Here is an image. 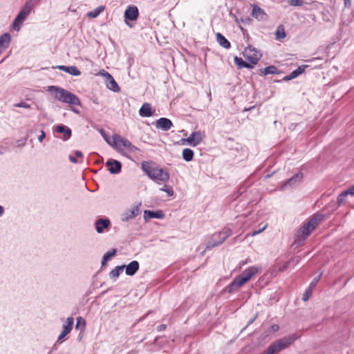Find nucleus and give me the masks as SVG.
I'll return each instance as SVG.
<instances>
[{
	"label": "nucleus",
	"mask_w": 354,
	"mask_h": 354,
	"mask_svg": "<svg viewBox=\"0 0 354 354\" xmlns=\"http://www.w3.org/2000/svg\"><path fill=\"white\" fill-rule=\"evenodd\" d=\"M141 169L151 180L158 184L166 183L169 179V174L166 169L159 167L151 161H143Z\"/></svg>",
	"instance_id": "1"
},
{
	"label": "nucleus",
	"mask_w": 354,
	"mask_h": 354,
	"mask_svg": "<svg viewBox=\"0 0 354 354\" xmlns=\"http://www.w3.org/2000/svg\"><path fill=\"white\" fill-rule=\"evenodd\" d=\"M324 216L321 214L313 215L308 222L301 226L295 234V241L301 245L304 241L309 236L317 225L324 219Z\"/></svg>",
	"instance_id": "2"
},
{
	"label": "nucleus",
	"mask_w": 354,
	"mask_h": 354,
	"mask_svg": "<svg viewBox=\"0 0 354 354\" xmlns=\"http://www.w3.org/2000/svg\"><path fill=\"white\" fill-rule=\"evenodd\" d=\"M47 91L53 95L54 97L64 103L71 105H81L80 98L73 93L57 86H48Z\"/></svg>",
	"instance_id": "3"
},
{
	"label": "nucleus",
	"mask_w": 354,
	"mask_h": 354,
	"mask_svg": "<svg viewBox=\"0 0 354 354\" xmlns=\"http://www.w3.org/2000/svg\"><path fill=\"white\" fill-rule=\"evenodd\" d=\"M297 336L295 334L285 336L273 342L261 354H276L290 346Z\"/></svg>",
	"instance_id": "4"
},
{
	"label": "nucleus",
	"mask_w": 354,
	"mask_h": 354,
	"mask_svg": "<svg viewBox=\"0 0 354 354\" xmlns=\"http://www.w3.org/2000/svg\"><path fill=\"white\" fill-rule=\"evenodd\" d=\"M232 234V232L230 228H224L220 232L214 234L212 239L207 243L206 249L211 250L221 245Z\"/></svg>",
	"instance_id": "5"
},
{
	"label": "nucleus",
	"mask_w": 354,
	"mask_h": 354,
	"mask_svg": "<svg viewBox=\"0 0 354 354\" xmlns=\"http://www.w3.org/2000/svg\"><path fill=\"white\" fill-rule=\"evenodd\" d=\"M139 17V10L136 6H129L124 11V17L126 24L132 28L133 26L129 23V21H135Z\"/></svg>",
	"instance_id": "6"
},
{
	"label": "nucleus",
	"mask_w": 354,
	"mask_h": 354,
	"mask_svg": "<svg viewBox=\"0 0 354 354\" xmlns=\"http://www.w3.org/2000/svg\"><path fill=\"white\" fill-rule=\"evenodd\" d=\"M243 54L246 59L252 64L253 66L256 65L261 57V54L251 46H249L245 49Z\"/></svg>",
	"instance_id": "7"
},
{
	"label": "nucleus",
	"mask_w": 354,
	"mask_h": 354,
	"mask_svg": "<svg viewBox=\"0 0 354 354\" xmlns=\"http://www.w3.org/2000/svg\"><path fill=\"white\" fill-rule=\"evenodd\" d=\"M258 272L259 268L257 267L252 266L245 269L241 274L237 276V277L245 284Z\"/></svg>",
	"instance_id": "8"
},
{
	"label": "nucleus",
	"mask_w": 354,
	"mask_h": 354,
	"mask_svg": "<svg viewBox=\"0 0 354 354\" xmlns=\"http://www.w3.org/2000/svg\"><path fill=\"white\" fill-rule=\"evenodd\" d=\"M102 75L106 77V86L109 90H111L114 92H119L120 90V86H118L116 81L114 80L113 76L105 71H102Z\"/></svg>",
	"instance_id": "9"
},
{
	"label": "nucleus",
	"mask_w": 354,
	"mask_h": 354,
	"mask_svg": "<svg viewBox=\"0 0 354 354\" xmlns=\"http://www.w3.org/2000/svg\"><path fill=\"white\" fill-rule=\"evenodd\" d=\"M74 324V319L72 317H68L66 323L63 325V330L61 334L59 335L56 344L61 342L62 339H64L72 330Z\"/></svg>",
	"instance_id": "10"
},
{
	"label": "nucleus",
	"mask_w": 354,
	"mask_h": 354,
	"mask_svg": "<svg viewBox=\"0 0 354 354\" xmlns=\"http://www.w3.org/2000/svg\"><path fill=\"white\" fill-rule=\"evenodd\" d=\"M113 145L118 149L122 147L129 149L130 145L132 144L129 140L120 136L118 134H114L113 136Z\"/></svg>",
	"instance_id": "11"
},
{
	"label": "nucleus",
	"mask_w": 354,
	"mask_h": 354,
	"mask_svg": "<svg viewBox=\"0 0 354 354\" xmlns=\"http://www.w3.org/2000/svg\"><path fill=\"white\" fill-rule=\"evenodd\" d=\"M140 212L139 205H136L131 209H129L121 214V220L123 222H128L129 221L134 218L138 215Z\"/></svg>",
	"instance_id": "12"
},
{
	"label": "nucleus",
	"mask_w": 354,
	"mask_h": 354,
	"mask_svg": "<svg viewBox=\"0 0 354 354\" xmlns=\"http://www.w3.org/2000/svg\"><path fill=\"white\" fill-rule=\"evenodd\" d=\"M105 165L109 167V171L111 174H118L121 172L122 163L117 160L109 159Z\"/></svg>",
	"instance_id": "13"
},
{
	"label": "nucleus",
	"mask_w": 354,
	"mask_h": 354,
	"mask_svg": "<svg viewBox=\"0 0 354 354\" xmlns=\"http://www.w3.org/2000/svg\"><path fill=\"white\" fill-rule=\"evenodd\" d=\"M303 178V173L298 172L292 176L291 178L288 179L282 185L281 188L285 189L288 187H292L295 186L297 184L300 183Z\"/></svg>",
	"instance_id": "14"
},
{
	"label": "nucleus",
	"mask_w": 354,
	"mask_h": 354,
	"mask_svg": "<svg viewBox=\"0 0 354 354\" xmlns=\"http://www.w3.org/2000/svg\"><path fill=\"white\" fill-rule=\"evenodd\" d=\"M156 127L162 131H168L173 126V123L171 120L167 118H160L156 121Z\"/></svg>",
	"instance_id": "15"
},
{
	"label": "nucleus",
	"mask_w": 354,
	"mask_h": 354,
	"mask_svg": "<svg viewBox=\"0 0 354 354\" xmlns=\"http://www.w3.org/2000/svg\"><path fill=\"white\" fill-rule=\"evenodd\" d=\"M243 285L244 283L236 277L225 288L224 291L231 294L238 291V290Z\"/></svg>",
	"instance_id": "16"
},
{
	"label": "nucleus",
	"mask_w": 354,
	"mask_h": 354,
	"mask_svg": "<svg viewBox=\"0 0 354 354\" xmlns=\"http://www.w3.org/2000/svg\"><path fill=\"white\" fill-rule=\"evenodd\" d=\"M144 219L147 221L151 218H159L162 219L165 218V214L162 210L152 211V210H145L144 211Z\"/></svg>",
	"instance_id": "17"
},
{
	"label": "nucleus",
	"mask_w": 354,
	"mask_h": 354,
	"mask_svg": "<svg viewBox=\"0 0 354 354\" xmlns=\"http://www.w3.org/2000/svg\"><path fill=\"white\" fill-rule=\"evenodd\" d=\"M55 130L57 133H63L62 140L64 141L69 140L72 136L71 129L64 124L57 125L55 127Z\"/></svg>",
	"instance_id": "18"
},
{
	"label": "nucleus",
	"mask_w": 354,
	"mask_h": 354,
	"mask_svg": "<svg viewBox=\"0 0 354 354\" xmlns=\"http://www.w3.org/2000/svg\"><path fill=\"white\" fill-rule=\"evenodd\" d=\"M124 266L125 273L128 276H133L139 270L140 264L138 261H132L128 265H122Z\"/></svg>",
	"instance_id": "19"
},
{
	"label": "nucleus",
	"mask_w": 354,
	"mask_h": 354,
	"mask_svg": "<svg viewBox=\"0 0 354 354\" xmlns=\"http://www.w3.org/2000/svg\"><path fill=\"white\" fill-rule=\"evenodd\" d=\"M54 68H58L59 70L68 73V74L72 75L73 76H79L81 75V71L75 66H66L64 65H59Z\"/></svg>",
	"instance_id": "20"
},
{
	"label": "nucleus",
	"mask_w": 354,
	"mask_h": 354,
	"mask_svg": "<svg viewBox=\"0 0 354 354\" xmlns=\"http://www.w3.org/2000/svg\"><path fill=\"white\" fill-rule=\"evenodd\" d=\"M202 135L200 131H194L187 138V142L193 147L197 146L202 141Z\"/></svg>",
	"instance_id": "21"
},
{
	"label": "nucleus",
	"mask_w": 354,
	"mask_h": 354,
	"mask_svg": "<svg viewBox=\"0 0 354 354\" xmlns=\"http://www.w3.org/2000/svg\"><path fill=\"white\" fill-rule=\"evenodd\" d=\"M111 225L109 218H99L95 221V229L97 233H102L104 229L108 228Z\"/></svg>",
	"instance_id": "22"
},
{
	"label": "nucleus",
	"mask_w": 354,
	"mask_h": 354,
	"mask_svg": "<svg viewBox=\"0 0 354 354\" xmlns=\"http://www.w3.org/2000/svg\"><path fill=\"white\" fill-rule=\"evenodd\" d=\"M154 111L149 103H144L139 110V115L143 118H149L153 115Z\"/></svg>",
	"instance_id": "23"
},
{
	"label": "nucleus",
	"mask_w": 354,
	"mask_h": 354,
	"mask_svg": "<svg viewBox=\"0 0 354 354\" xmlns=\"http://www.w3.org/2000/svg\"><path fill=\"white\" fill-rule=\"evenodd\" d=\"M27 16L19 11L17 17L13 21L12 28L15 30L19 31L21 28V24L26 19Z\"/></svg>",
	"instance_id": "24"
},
{
	"label": "nucleus",
	"mask_w": 354,
	"mask_h": 354,
	"mask_svg": "<svg viewBox=\"0 0 354 354\" xmlns=\"http://www.w3.org/2000/svg\"><path fill=\"white\" fill-rule=\"evenodd\" d=\"M252 17H254V18H256L259 20H264L267 17V15L264 12V10L263 9H261L257 5H254L253 6L252 11Z\"/></svg>",
	"instance_id": "25"
},
{
	"label": "nucleus",
	"mask_w": 354,
	"mask_h": 354,
	"mask_svg": "<svg viewBox=\"0 0 354 354\" xmlns=\"http://www.w3.org/2000/svg\"><path fill=\"white\" fill-rule=\"evenodd\" d=\"M234 64L236 65L239 69H241L243 68L252 69L254 66L250 62L248 63L244 61L242 58L235 56L234 58Z\"/></svg>",
	"instance_id": "26"
},
{
	"label": "nucleus",
	"mask_w": 354,
	"mask_h": 354,
	"mask_svg": "<svg viewBox=\"0 0 354 354\" xmlns=\"http://www.w3.org/2000/svg\"><path fill=\"white\" fill-rule=\"evenodd\" d=\"M216 41L221 46L225 49H229L231 47L230 42L220 32L216 35Z\"/></svg>",
	"instance_id": "27"
},
{
	"label": "nucleus",
	"mask_w": 354,
	"mask_h": 354,
	"mask_svg": "<svg viewBox=\"0 0 354 354\" xmlns=\"http://www.w3.org/2000/svg\"><path fill=\"white\" fill-rule=\"evenodd\" d=\"M124 269V266H122V265L115 267V268L109 272V277L115 281L120 274L123 272Z\"/></svg>",
	"instance_id": "28"
},
{
	"label": "nucleus",
	"mask_w": 354,
	"mask_h": 354,
	"mask_svg": "<svg viewBox=\"0 0 354 354\" xmlns=\"http://www.w3.org/2000/svg\"><path fill=\"white\" fill-rule=\"evenodd\" d=\"M194 151L189 148H185L183 150L182 157L186 162H190L194 158Z\"/></svg>",
	"instance_id": "29"
},
{
	"label": "nucleus",
	"mask_w": 354,
	"mask_h": 354,
	"mask_svg": "<svg viewBox=\"0 0 354 354\" xmlns=\"http://www.w3.org/2000/svg\"><path fill=\"white\" fill-rule=\"evenodd\" d=\"M259 71L265 75L269 74H279L280 72L275 66L271 65L264 68H261Z\"/></svg>",
	"instance_id": "30"
},
{
	"label": "nucleus",
	"mask_w": 354,
	"mask_h": 354,
	"mask_svg": "<svg viewBox=\"0 0 354 354\" xmlns=\"http://www.w3.org/2000/svg\"><path fill=\"white\" fill-rule=\"evenodd\" d=\"M33 6L32 1L30 0L27 1L25 5L22 7L20 12L26 15L27 17L30 14Z\"/></svg>",
	"instance_id": "31"
},
{
	"label": "nucleus",
	"mask_w": 354,
	"mask_h": 354,
	"mask_svg": "<svg viewBox=\"0 0 354 354\" xmlns=\"http://www.w3.org/2000/svg\"><path fill=\"white\" fill-rule=\"evenodd\" d=\"M33 6L32 1L30 0L27 1L25 5L22 7L20 12L26 15L27 17L30 14Z\"/></svg>",
	"instance_id": "32"
},
{
	"label": "nucleus",
	"mask_w": 354,
	"mask_h": 354,
	"mask_svg": "<svg viewBox=\"0 0 354 354\" xmlns=\"http://www.w3.org/2000/svg\"><path fill=\"white\" fill-rule=\"evenodd\" d=\"M104 6H100L97 7L95 10L88 12L87 16L91 18H96L101 12H102L104 10Z\"/></svg>",
	"instance_id": "33"
},
{
	"label": "nucleus",
	"mask_w": 354,
	"mask_h": 354,
	"mask_svg": "<svg viewBox=\"0 0 354 354\" xmlns=\"http://www.w3.org/2000/svg\"><path fill=\"white\" fill-rule=\"evenodd\" d=\"M307 67V65H302L298 66L295 70L292 71L290 73L291 76L292 77L293 79L297 77L299 75L302 74L304 72L305 68Z\"/></svg>",
	"instance_id": "34"
},
{
	"label": "nucleus",
	"mask_w": 354,
	"mask_h": 354,
	"mask_svg": "<svg viewBox=\"0 0 354 354\" xmlns=\"http://www.w3.org/2000/svg\"><path fill=\"white\" fill-rule=\"evenodd\" d=\"M286 34L284 30V28L282 25H280L277 27V30L275 32V37L277 39H281L286 37Z\"/></svg>",
	"instance_id": "35"
},
{
	"label": "nucleus",
	"mask_w": 354,
	"mask_h": 354,
	"mask_svg": "<svg viewBox=\"0 0 354 354\" xmlns=\"http://www.w3.org/2000/svg\"><path fill=\"white\" fill-rule=\"evenodd\" d=\"M348 196L346 193H345V191H343L341 192L337 198V203L338 206H340L343 204V203L346 201V197Z\"/></svg>",
	"instance_id": "36"
},
{
	"label": "nucleus",
	"mask_w": 354,
	"mask_h": 354,
	"mask_svg": "<svg viewBox=\"0 0 354 354\" xmlns=\"http://www.w3.org/2000/svg\"><path fill=\"white\" fill-rule=\"evenodd\" d=\"M116 253H117V250L115 248H113L111 250H109L108 252H106L104 254L103 257L109 261L112 257H113L116 254Z\"/></svg>",
	"instance_id": "37"
},
{
	"label": "nucleus",
	"mask_w": 354,
	"mask_h": 354,
	"mask_svg": "<svg viewBox=\"0 0 354 354\" xmlns=\"http://www.w3.org/2000/svg\"><path fill=\"white\" fill-rule=\"evenodd\" d=\"M160 190L166 192L169 196H172L174 194L173 188L167 185H165Z\"/></svg>",
	"instance_id": "38"
},
{
	"label": "nucleus",
	"mask_w": 354,
	"mask_h": 354,
	"mask_svg": "<svg viewBox=\"0 0 354 354\" xmlns=\"http://www.w3.org/2000/svg\"><path fill=\"white\" fill-rule=\"evenodd\" d=\"M288 4L291 6H301L304 5L303 0H288Z\"/></svg>",
	"instance_id": "39"
},
{
	"label": "nucleus",
	"mask_w": 354,
	"mask_h": 354,
	"mask_svg": "<svg viewBox=\"0 0 354 354\" xmlns=\"http://www.w3.org/2000/svg\"><path fill=\"white\" fill-rule=\"evenodd\" d=\"M312 295V289L308 288L303 294L302 299L306 301Z\"/></svg>",
	"instance_id": "40"
},
{
	"label": "nucleus",
	"mask_w": 354,
	"mask_h": 354,
	"mask_svg": "<svg viewBox=\"0 0 354 354\" xmlns=\"http://www.w3.org/2000/svg\"><path fill=\"white\" fill-rule=\"evenodd\" d=\"M321 275H322V273L319 276H317V277L313 279V280L310 283V286L308 287L309 288L312 289L316 286V284L318 283V281L321 277Z\"/></svg>",
	"instance_id": "41"
},
{
	"label": "nucleus",
	"mask_w": 354,
	"mask_h": 354,
	"mask_svg": "<svg viewBox=\"0 0 354 354\" xmlns=\"http://www.w3.org/2000/svg\"><path fill=\"white\" fill-rule=\"evenodd\" d=\"M15 106L16 107H21V108H26V109H29L30 107V105L29 104H27L25 102H19V103L15 104Z\"/></svg>",
	"instance_id": "42"
},
{
	"label": "nucleus",
	"mask_w": 354,
	"mask_h": 354,
	"mask_svg": "<svg viewBox=\"0 0 354 354\" xmlns=\"http://www.w3.org/2000/svg\"><path fill=\"white\" fill-rule=\"evenodd\" d=\"M345 191V193H346L350 196H354V184L351 185L348 189H346Z\"/></svg>",
	"instance_id": "43"
},
{
	"label": "nucleus",
	"mask_w": 354,
	"mask_h": 354,
	"mask_svg": "<svg viewBox=\"0 0 354 354\" xmlns=\"http://www.w3.org/2000/svg\"><path fill=\"white\" fill-rule=\"evenodd\" d=\"M81 324H82L84 326L86 325V322H85L84 319L82 317H79L77 319L76 328H77Z\"/></svg>",
	"instance_id": "44"
},
{
	"label": "nucleus",
	"mask_w": 354,
	"mask_h": 354,
	"mask_svg": "<svg viewBox=\"0 0 354 354\" xmlns=\"http://www.w3.org/2000/svg\"><path fill=\"white\" fill-rule=\"evenodd\" d=\"M291 80H293L292 77L291 76L290 73L288 75H286L285 77H283L282 80H277V82H288V81H290Z\"/></svg>",
	"instance_id": "45"
},
{
	"label": "nucleus",
	"mask_w": 354,
	"mask_h": 354,
	"mask_svg": "<svg viewBox=\"0 0 354 354\" xmlns=\"http://www.w3.org/2000/svg\"><path fill=\"white\" fill-rule=\"evenodd\" d=\"M45 138H46V133L44 132V131L41 130V134L38 136V140L40 142H41Z\"/></svg>",
	"instance_id": "46"
},
{
	"label": "nucleus",
	"mask_w": 354,
	"mask_h": 354,
	"mask_svg": "<svg viewBox=\"0 0 354 354\" xmlns=\"http://www.w3.org/2000/svg\"><path fill=\"white\" fill-rule=\"evenodd\" d=\"M128 150L129 151H131V152H136V151H140V149L137 147L134 146L133 144H131L130 145V147L128 149Z\"/></svg>",
	"instance_id": "47"
},
{
	"label": "nucleus",
	"mask_w": 354,
	"mask_h": 354,
	"mask_svg": "<svg viewBox=\"0 0 354 354\" xmlns=\"http://www.w3.org/2000/svg\"><path fill=\"white\" fill-rule=\"evenodd\" d=\"M166 328H167V325L162 324L157 327V330L158 332H160V331L165 330Z\"/></svg>",
	"instance_id": "48"
},
{
	"label": "nucleus",
	"mask_w": 354,
	"mask_h": 354,
	"mask_svg": "<svg viewBox=\"0 0 354 354\" xmlns=\"http://www.w3.org/2000/svg\"><path fill=\"white\" fill-rule=\"evenodd\" d=\"M68 158H69V160L73 162V163H77V160L76 159L75 157H74L72 155H70L68 156Z\"/></svg>",
	"instance_id": "49"
},
{
	"label": "nucleus",
	"mask_w": 354,
	"mask_h": 354,
	"mask_svg": "<svg viewBox=\"0 0 354 354\" xmlns=\"http://www.w3.org/2000/svg\"><path fill=\"white\" fill-rule=\"evenodd\" d=\"M91 102L93 103V104H99V101H98V99L97 97L93 96V97L91 98Z\"/></svg>",
	"instance_id": "50"
},
{
	"label": "nucleus",
	"mask_w": 354,
	"mask_h": 354,
	"mask_svg": "<svg viewBox=\"0 0 354 354\" xmlns=\"http://www.w3.org/2000/svg\"><path fill=\"white\" fill-rule=\"evenodd\" d=\"M279 327L277 324H273L271 326V329L272 331L275 332L279 330Z\"/></svg>",
	"instance_id": "51"
},
{
	"label": "nucleus",
	"mask_w": 354,
	"mask_h": 354,
	"mask_svg": "<svg viewBox=\"0 0 354 354\" xmlns=\"http://www.w3.org/2000/svg\"><path fill=\"white\" fill-rule=\"evenodd\" d=\"M266 228V227H263L261 230H259L258 231H254L252 233V236H255L256 234H259L260 232H263L264 230V229Z\"/></svg>",
	"instance_id": "52"
},
{
	"label": "nucleus",
	"mask_w": 354,
	"mask_h": 354,
	"mask_svg": "<svg viewBox=\"0 0 354 354\" xmlns=\"http://www.w3.org/2000/svg\"><path fill=\"white\" fill-rule=\"evenodd\" d=\"M75 156L79 157V158H80V157H82V156H83V153H82V151H77H77H75Z\"/></svg>",
	"instance_id": "53"
},
{
	"label": "nucleus",
	"mask_w": 354,
	"mask_h": 354,
	"mask_svg": "<svg viewBox=\"0 0 354 354\" xmlns=\"http://www.w3.org/2000/svg\"><path fill=\"white\" fill-rule=\"evenodd\" d=\"M344 1L346 7H350L351 6V0H344Z\"/></svg>",
	"instance_id": "54"
},
{
	"label": "nucleus",
	"mask_w": 354,
	"mask_h": 354,
	"mask_svg": "<svg viewBox=\"0 0 354 354\" xmlns=\"http://www.w3.org/2000/svg\"><path fill=\"white\" fill-rule=\"evenodd\" d=\"M107 261H108L107 260H106L104 257H102V262H101L102 266H106Z\"/></svg>",
	"instance_id": "55"
},
{
	"label": "nucleus",
	"mask_w": 354,
	"mask_h": 354,
	"mask_svg": "<svg viewBox=\"0 0 354 354\" xmlns=\"http://www.w3.org/2000/svg\"><path fill=\"white\" fill-rule=\"evenodd\" d=\"M3 212H4V209H3V207L2 206H1V205H0V216H1V215H3Z\"/></svg>",
	"instance_id": "56"
},
{
	"label": "nucleus",
	"mask_w": 354,
	"mask_h": 354,
	"mask_svg": "<svg viewBox=\"0 0 354 354\" xmlns=\"http://www.w3.org/2000/svg\"><path fill=\"white\" fill-rule=\"evenodd\" d=\"M241 21L243 22V23H247V22H249L250 21V18H245V19H241Z\"/></svg>",
	"instance_id": "57"
},
{
	"label": "nucleus",
	"mask_w": 354,
	"mask_h": 354,
	"mask_svg": "<svg viewBox=\"0 0 354 354\" xmlns=\"http://www.w3.org/2000/svg\"><path fill=\"white\" fill-rule=\"evenodd\" d=\"M71 110H72L74 113H77V114H79V113H80V111H79L77 109H75V108H72V109H71Z\"/></svg>",
	"instance_id": "58"
},
{
	"label": "nucleus",
	"mask_w": 354,
	"mask_h": 354,
	"mask_svg": "<svg viewBox=\"0 0 354 354\" xmlns=\"http://www.w3.org/2000/svg\"><path fill=\"white\" fill-rule=\"evenodd\" d=\"M253 108H254V106H251V107H250V108H248V109H245V111H250V110H251V109H252Z\"/></svg>",
	"instance_id": "59"
},
{
	"label": "nucleus",
	"mask_w": 354,
	"mask_h": 354,
	"mask_svg": "<svg viewBox=\"0 0 354 354\" xmlns=\"http://www.w3.org/2000/svg\"><path fill=\"white\" fill-rule=\"evenodd\" d=\"M272 174H267V175L265 176V178H269L270 177H271V176H272Z\"/></svg>",
	"instance_id": "60"
},
{
	"label": "nucleus",
	"mask_w": 354,
	"mask_h": 354,
	"mask_svg": "<svg viewBox=\"0 0 354 354\" xmlns=\"http://www.w3.org/2000/svg\"><path fill=\"white\" fill-rule=\"evenodd\" d=\"M254 319H252V320H250V321L248 322V325H249V324H252V323L254 322Z\"/></svg>",
	"instance_id": "61"
},
{
	"label": "nucleus",
	"mask_w": 354,
	"mask_h": 354,
	"mask_svg": "<svg viewBox=\"0 0 354 354\" xmlns=\"http://www.w3.org/2000/svg\"><path fill=\"white\" fill-rule=\"evenodd\" d=\"M107 291H108V290H105V291H103V292H102V295H104V294H105L106 292H107Z\"/></svg>",
	"instance_id": "62"
},
{
	"label": "nucleus",
	"mask_w": 354,
	"mask_h": 354,
	"mask_svg": "<svg viewBox=\"0 0 354 354\" xmlns=\"http://www.w3.org/2000/svg\"><path fill=\"white\" fill-rule=\"evenodd\" d=\"M289 263H290L289 261H288V262H287V264H286V266H285V268H287V267H288V266Z\"/></svg>",
	"instance_id": "63"
},
{
	"label": "nucleus",
	"mask_w": 354,
	"mask_h": 354,
	"mask_svg": "<svg viewBox=\"0 0 354 354\" xmlns=\"http://www.w3.org/2000/svg\"><path fill=\"white\" fill-rule=\"evenodd\" d=\"M3 152L2 151H0V155H2Z\"/></svg>",
	"instance_id": "64"
}]
</instances>
